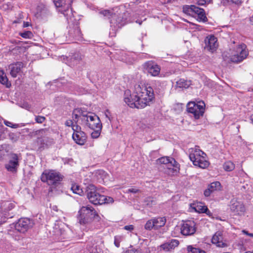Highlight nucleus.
Segmentation results:
<instances>
[{
    "label": "nucleus",
    "mask_w": 253,
    "mask_h": 253,
    "mask_svg": "<svg viewBox=\"0 0 253 253\" xmlns=\"http://www.w3.org/2000/svg\"><path fill=\"white\" fill-rule=\"evenodd\" d=\"M250 22L251 23L252 25H253V16H252L250 19Z\"/></svg>",
    "instance_id": "obj_56"
},
{
    "label": "nucleus",
    "mask_w": 253,
    "mask_h": 253,
    "mask_svg": "<svg viewBox=\"0 0 253 253\" xmlns=\"http://www.w3.org/2000/svg\"><path fill=\"white\" fill-rule=\"evenodd\" d=\"M105 115L106 117L110 121L111 120V113L108 110H106V111L105 112Z\"/></svg>",
    "instance_id": "obj_46"
},
{
    "label": "nucleus",
    "mask_w": 253,
    "mask_h": 253,
    "mask_svg": "<svg viewBox=\"0 0 253 253\" xmlns=\"http://www.w3.org/2000/svg\"><path fill=\"white\" fill-rule=\"evenodd\" d=\"M87 114V113L80 108L75 109L74 110L72 113L73 120L76 123L80 118L83 123L84 116H86Z\"/></svg>",
    "instance_id": "obj_24"
},
{
    "label": "nucleus",
    "mask_w": 253,
    "mask_h": 253,
    "mask_svg": "<svg viewBox=\"0 0 253 253\" xmlns=\"http://www.w3.org/2000/svg\"><path fill=\"white\" fill-rule=\"evenodd\" d=\"M138 94L135 93V90L133 94H130L129 92L126 91L125 93L124 101L126 104L131 108H136L138 109L139 100Z\"/></svg>",
    "instance_id": "obj_14"
},
{
    "label": "nucleus",
    "mask_w": 253,
    "mask_h": 253,
    "mask_svg": "<svg viewBox=\"0 0 253 253\" xmlns=\"http://www.w3.org/2000/svg\"><path fill=\"white\" fill-rule=\"evenodd\" d=\"M102 129L96 128L93 129L94 131L91 133V137L93 139H96L99 137L100 135L101 131Z\"/></svg>",
    "instance_id": "obj_35"
},
{
    "label": "nucleus",
    "mask_w": 253,
    "mask_h": 253,
    "mask_svg": "<svg viewBox=\"0 0 253 253\" xmlns=\"http://www.w3.org/2000/svg\"><path fill=\"white\" fill-rule=\"evenodd\" d=\"M211 2H207V0H198L197 1V4L199 5H204L205 4H209Z\"/></svg>",
    "instance_id": "obj_43"
},
{
    "label": "nucleus",
    "mask_w": 253,
    "mask_h": 253,
    "mask_svg": "<svg viewBox=\"0 0 253 253\" xmlns=\"http://www.w3.org/2000/svg\"><path fill=\"white\" fill-rule=\"evenodd\" d=\"M230 209L235 214L242 215L245 211L244 205L236 200H232L231 201Z\"/></svg>",
    "instance_id": "obj_20"
},
{
    "label": "nucleus",
    "mask_w": 253,
    "mask_h": 253,
    "mask_svg": "<svg viewBox=\"0 0 253 253\" xmlns=\"http://www.w3.org/2000/svg\"><path fill=\"white\" fill-rule=\"evenodd\" d=\"M222 186L219 181H214L209 185L208 188L204 191V195L206 197H209L211 193L221 190Z\"/></svg>",
    "instance_id": "obj_22"
},
{
    "label": "nucleus",
    "mask_w": 253,
    "mask_h": 253,
    "mask_svg": "<svg viewBox=\"0 0 253 253\" xmlns=\"http://www.w3.org/2000/svg\"><path fill=\"white\" fill-rule=\"evenodd\" d=\"M4 124L6 126L13 128H16L21 126L19 124H14L6 120L4 121Z\"/></svg>",
    "instance_id": "obj_36"
},
{
    "label": "nucleus",
    "mask_w": 253,
    "mask_h": 253,
    "mask_svg": "<svg viewBox=\"0 0 253 253\" xmlns=\"http://www.w3.org/2000/svg\"><path fill=\"white\" fill-rule=\"evenodd\" d=\"M69 6H67V8L68 9L67 10H65V9H61V10H60V12L63 13L65 16H68V13H67V11H69Z\"/></svg>",
    "instance_id": "obj_49"
},
{
    "label": "nucleus",
    "mask_w": 253,
    "mask_h": 253,
    "mask_svg": "<svg viewBox=\"0 0 253 253\" xmlns=\"http://www.w3.org/2000/svg\"><path fill=\"white\" fill-rule=\"evenodd\" d=\"M65 0H54V3L56 7H63L65 4Z\"/></svg>",
    "instance_id": "obj_38"
},
{
    "label": "nucleus",
    "mask_w": 253,
    "mask_h": 253,
    "mask_svg": "<svg viewBox=\"0 0 253 253\" xmlns=\"http://www.w3.org/2000/svg\"><path fill=\"white\" fill-rule=\"evenodd\" d=\"M72 128L73 130V133H77L78 132L82 131L81 126L77 125H74Z\"/></svg>",
    "instance_id": "obj_41"
},
{
    "label": "nucleus",
    "mask_w": 253,
    "mask_h": 253,
    "mask_svg": "<svg viewBox=\"0 0 253 253\" xmlns=\"http://www.w3.org/2000/svg\"><path fill=\"white\" fill-rule=\"evenodd\" d=\"M245 253H252V251H248L245 252Z\"/></svg>",
    "instance_id": "obj_61"
},
{
    "label": "nucleus",
    "mask_w": 253,
    "mask_h": 253,
    "mask_svg": "<svg viewBox=\"0 0 253 253\" xmlns=\"http://www.w3.org/2000/svg\"><path fill=\"white\" fill-rule=\"evenodd\" d=\"M9 138L10 139L14 141H16L18 140V138L17 137H15V134L14 133H11L9 134Z\"/></svg>",
    "instance_id": "obj_48"
},
{
    "label": "nucleus",
    "mask_w": 253,
    "mask_h": 253,
    "mask_svg": "<svg viewBox=\"0 0 253 253\" xmlns=\"http://www.w3.org/2000/svg\"><path fill=\"white\" fill-rule=\"evenodd\" d=\"M30 25L29 23L28 22H24L23 23V27H27Z\"/></svg>",
    "instance_id": "obj_53"
},
{
    "label": "nucleus",
    "mask_w": 253,
    "mask_h": 253,
    "mask_svg": "<svg viewBox=\"0 0 253 253\" xmlns=\"http://www.w3.org/2000/svg\"><path fill=\"white\" fill-rule=\"evenodd\" d=\"M123 253H139L136 250L133 249L128 250L124 252Z\"/></svg>",
    "instance_id": "obj_50"
},
{
    "label": "nucleus",
    "mask_w": 253,
    "mask_h": 253,
    "mask_svg": "<svg viewBox=\"0 0 253 253\" xmlns=\"http://www.w3.org/2000/svg\"><path fill=\"white\" fill-rule=\"evenodd\" d=\"M158 163L165 164L167 166L168 169L167 172L169 174H174L177 172V169L174 168H171L169 166H172L175 169L178 168V164L172 158L168 157H163L157 160Z\"/></svg>",
    "instance_id": "obj_12"
},
{
    "label": "nucleus",
    "mask_w": 253,
    "mask_h": 253,
    "mask_svg": "<svg viewBox=\"0 0 253 253\" xmlns=\"http://www.w3.org/2000/svg\"><path fill=\"white\" fill-rule=\"evenodd\" d=\"M25 108H26V109L29 110V109H30V106H29V105L26 104V106H25Z\"/></svg>",
    "instance_id": "obj_57"
},
{
    "label": "nucleus",
    "mask_w": 253,
    "mask_h": 253,
    "mask_svg": "<svg viewBox=\"0 0 253 253\" xmlns=\"http://www.w3.org/2000/svg\"><path fill=\"white\" fill-rule=\"evenodd\" d=\"M104 171H102V170H100V171H99V173L100 174H101V173H104Z\"/></svg>",
    "instance_id": "obj_60"
},
{
    "label": "nucleus",
    "mask_w": 253,
    "mask_h": 253,
    "mask_svg": "<svg viewBox=\"0 0 253 253\" xmlns=\"http://www.w3.org/2000/svg\"><path fill=\"white\" fill-rule=\"evenodd\" d=\"M71 190L74 193L78 194L79 195H82L84 194V192L82 189L79 185L77 184H73L71 187Z\"/></svg>",
    "instance_id": "obj_33"
},
{
    "label": "nucleus",
    "mask_w": 253,
    "mask_h": 253,
    "mask_svg": "<svg viewBox=\"0 0 253 253\" xmlns=\"http://www.w3.org/2000/svg\"><path fill=\"white\" fill-rule=\"evenodd\" d=\"M33 225L32 221L27 218H23L18 220L15 225L16 230L21 233L26 232Z\"/></svg>",
    "instance_id": "obj_15"
},
{
    "label": "nucleus",
    "mask_w": 253,
    "mask_h": 253,
    "mask_svg": "<svg viewBox=\"0 0 253 253\" xmlns=\"http://www.w3.org/2000/svg\"><path fill=\"white\" fill-rule=\"evenodd\" d=\"M194 209L196 212L201 213H207L210 212L207 206L203 205L201 203L195 205Z\"/></svg>",
    "instance_id": "obj_28"
},
{
    "label": "nucleus",
    "mask_w": 253,
    "mask_h": 253,
    "mask_svg": "<svg viewBox=\"0 0 253 253\" xmlns=\"http://www.w3.org/2000/svg\"><path fill=\"white\" fill-rule=\"evenodd\" d=\"M70 33L71 35H73V36L75 37V39L77 40H80L82 37L81 29L78 26H76L75 27L73 33L72 31H70Z\"/></svg>",
    "instance_id": "obj_31"
},
{
    "label": "nucleus",
    "mask_w": 253,
    "mask_h": 253,
    "mask_svg": "<svg viewBox=\"0 0 253 253\" xmlns=\"http://www.w3.org/2000/svg\"><path fill=\"white\" fill-rule=\"evenodd\" d=\"M25 129V130H26V131H27V130H28V128H26V129Z\"/></svg>",
    "instance_id": "obj_64"
},
{
    "label": "nucleus",
    "mask_w": 253,
    "mask_h": 253,
    "mask_svg": "<svg viewBox=\"0 0 253 253\" xmlns=\"http://www.w3.org/2000/svg\"><path fill=\"white\" fill-rule=\"evenodd\" d=\"M20 35L25 39L31 38L32 36V33L30 31H26L23 33H20Z\"/></svg>",
    "instance_id": "obj_39"
},
{
    "label": "nucleus",
    "mask_w": 253,
    "mask_h": 253,
    "mask_svg": "<svg viewBox=\"0 0 253 253\" xmlns=\"http://www.w3.org/2000/svg\"><path fill=\"white\" fill-rule=\"evenodd\" d=\"M65 125L67 126H72L74 125V123L72 120H68L65 122Z\"/></svg>",
    "instance_id": "obj_45"
},
{
    "label": "nucleus",
    "mask_w": 253,
    "mask_h": 253,
    "mask_svg": "<svg viewBox=\"0 0 253 253\" xmlns=\"http://www.w3.org/2000/svg\"><path fill=\"white\" fill-rule=\"evenodd\" d=\"M124 229L126 230L131 231L134 229L132 225H126L124 227Z\"/></svg>",
    "instance_id": "obj_47"
},
{
    "label": "nucleus",
    "mask_w": 253,
    "mask_h": 253,
    "mask_svg": "<svg viewBox=\"0 0 253 253\" xmlns=\"http://www.w3.org/2000/svg\"><path fill=\"white\" fill-rule=\"evenodd\" d=\"M83 55L80 53H75L73 54L71 58V61L73 62L72 65H75V64L79 63L83 60Z\"/></svg>",
    "instance_id": "obj_30"
},
{
    "label": "nucleus",
    "mask_w": 253,
    "mask_h": 253,
    "mask_svg": "<svg viewBox=\"0 0 253 253\" xmlns=\"http://www.w3.org/2000/svg\"><path fill=\"white\" fill-rule=\"evenodd\" d=\"M196 230V223L193 220H187L183 222L180 227V232L184 236L193 235Z\"/></svg>",
    "instance_id": "obj_13"
},
{
    "label": "nucleus",
    "mask_w": 253,
    "mask_h": 253,
    "mask_svg": "<svg viewBox=\"0 0 253 253\" xmlns=\"http://www.w3.org/2000/svg\"><path fill=\"white\" fill-rule=\"evenodd\" d=\"M0 83L7 88L10 87L11 85V83L8 81L6 74L3 70H0Z\"/></svg>",
    "instance_id": "obj_27"
},
{
    "label": "nucleus",
    "mask_w": 253,
    "mask_h": 253,
    "mask_svg": "<svg viewBox=\"0 0 253 253\" xmlns=\"http://www.w3.org/2000/svg\"><path fill=\"white\" fill-rule=\"evenodd\" d=\"M139 192V190L135 188H131L130 189H128L126 192L127 193H136L137 192Z\"/></svg>",
    "instance_id": "obj_42"
},
{
    "label": "nucleus",
    "mask_w": 253,
    "mask_h": 253,
    "mask_svg": "<svg viewBox=\"0 0 253 253\" xmlns=\"http://www.w3.org/2000/svg\"><path fill=\"white\" fill-rule=\"evenodd\" d=\"M191 84L190 81H187L183 79H180L176 82V85L179 88H188Z\"/></svg>",
    "instance_id": "obj_29"
},
{
    "label": "nucleus",
    "mask_w": 253,
    "mask_h": 253,
    "mask_svg": "<svg viewBox=\"0 0 253 253\" xmlns=\"http://www.w3.org/2000/svg\"><path fill=\"white\" fill-rule=\"evenodd\" d=\"M4 129L5 128L0 123V130L2 131L4 130Z\"/></svg>",
    "instance_id": "obj_54"
},
{
    "label": "nucleus",
    "mask_w": 253,
    "mask_h": 253,
    "mask_svg": "<svg viewBox=\"0 0 253 253\" xmlns=\"http://www.w3.org/2000/svg\"><path fill=\"white\" fill-rule=\"evenodd\" d=\"M23 67L24 64L22 62H16L10 64L8 66V70L11 76L15 78L21 74Z\"/></svg>",
    "instance_id": "obj_17"
},
{
    "label": "nucleus",
    "mask_w": 253,
    "mask_h": 253,
    "mask_svg": "<svg viewBox=\"0 0 253 253\" xmlns=\"http://www.w3.org/2000/svg\"><path fill=\"white\" fill-rule=\"evenodd\" d=\"M221 2L223 5H227L231 3V0H221Z\"/></svg>",
    "instance_id": "obj_51"
},
{
    "label": "nucleus",
    "mask_w": 253,
    "mask_h": 253,
    "mask_svg": "<svg viewBox=\"0 0 253 253\" xmlns=\"http://www.w3.org/2000/svg\"><path fill=\"white\" fill-rule=\"evenodd\" d=\"M144 202L145 205L149 207H152L153 205H155L156 204V201L155 199L151 197L146 198Z\"/></svg>",
    "instance_id": "obj_32"
},
{
    "label": "nucleus",
    "mask_w": 253,
    "mask_h": 253,
    "mask_svg": "<svg viewBox=\"0 0 253 253\" xmlns=\"http://www.w3.org/2000/svg\"><path fill=\"white\" fill-rule=\"evenodd\" d=\"M212 0H207V2H211Z\"/></svg>",
    "instance_id": "obj_62"
},
{
    "label": "nucleus",
    "mask_w": 253,
    "mask_h": 253,
    "mask_svg": "<svg viewBox=\"0 0 253 253\" xmlns=\"http://www.w3.org/2000/svg\"><path fill=\"white\" fill-rule=\"evenodd\" d=\"M72 138L77 144L83 145L86 142L87 136L84 132L82 131L77 133H73Z\"/></svg>",
    "instance_id": "obj_23"
},
{
    "label": "nucleus",
    "mask_w": 253,
    "mask_h": 253,
    "mask_svg": "<svg viewBox=\"0 0 253 253\" xmlns=\"http://www.w3.org/2000/svg\"><path fill=\"white\" fill-rule=\"evenodd\" d=\"M251 120L252 122L253 123V114L251 116Z\"/></svg>",
    "instance_id": "obj_58"
},
{
    "label": "nucleus",
    "mask_w": 253,
    "mask_h": 253,
    "mask_svg": "<svg viewBox=\"0 0 253 253\" xmlns=\"http://www.w3.org/2000/svg\"><path fill=\"white\" fill-rule=\"evenodd\" d=\"M45 120V118L44 116H36L35 117V121L37 123L42 124Z\"/></svg>",
    "instance_id": "obj_40"
},
{
    "label": "nucleus",
    "mask_w": 253,
    "mask_h": 253,
    "mask_svg": "<svg viewBox=\"0 0 253 253\" xmlns=\"http://www.w3.org/2000/svg\"><path fill=\"white\" fill-rule=\"evenodd\" d=\"M16 204L12 201H1L0 203V224L4 223L8 218L14 215V209Z\"/></svg>",
    "instance_id": "obj_5"
},
{
    "label": "nucleus",
    "mask_w": 253,
    "mask_h": 253,
    "mask_svg": "<svg viewBox=\"0 0 253 253\" xmlns=\"http://www.w3.org/2000/svg\"><path fill=\"white\" fill-rule=\"evenodd\" d=\"M205 106V104L203 101H200L198 103L190 102L187 105V110L196 119H198L203 115Z\"/></svg>",
    "instance_id": "obj_7"
},
{
    "label": "nucleus",
    "mask_w": 253,
    "mask_h": 253,
    "mask_svg": "<svg viewBox=\"0 0 253 253\" xmlns=\"http://www.w3.org/2000/svg\"><path fill=\"white\" fill-rule=\"evenodd\" d=\"M189 157L193 165L202 169H206L209 165V163L206 160V154L195 146L188 150Z\"/></svg>",
    "instance_id": "obj_3"
},
{
    "label": "nucleus",
    "mask_w": 253,
    "mask_h": 253,
    "mask_svg": "<svg viewBox=\"0 0 253 253\" xmlns=\"http://www.w3.org/2000/svg\"><path fill=\"white\" fill-rule=\"evenodd\" d=\"M141 22H142V21L141 22H139L138 23L140 25L141 24Z\"/></svg>",
    "instance_id": "obj_63"
},
{
    "label": "nucleus",
    "mask_w": 253,
    "mask_h": 253,
    "mask_svg": "<svg viewBox=\"0 0 253 253\" xmlns=\"http://www.w3.org/2000/svg\"><path fill=\"white\" fill-rule=\"evenodd\" d=\"M248 55V52L246 50V46L244 44H240L236 49L232 52L230 56V60L234 63H238L245 59Z\"/></svg>",
    "instance_id": "obj_9"
},
{
    "label": "nucleus",
    "mask_w": 253,
    "mask_h": 253,
    "mask_svg": "<svg viewBox=\"0 0 253 253\" xmlns=\"http://www.w3.org/2000/svg\"><path fill=\"white\" fill-rule=\"evenodd\" d=\"M46 131L47 130L46 129H41L36 131L35 132V135H36L41 137L43 136V138L39 137L37 141L38 143H41V144L42 145V147H43L44 144H45L44 141L47 138L44 137V136L46 135Z\"/></svg>",
    "instance_id": "obj_26"
},
{
    "label": "nucleus",
    "mask_w": 253,
    "mask_h": 253,
    "mask_svg": "<svg viewBox=\"0 0 253 253\" xmlns=\"http://www.w3.org/2000/svg\"><path fill=\"white\" fill-rule=\"evenodd\" d=\"M217 39L213 35L207 37L205 40V48L209 51L213 52L218 47Z\"/></svg>",
    "instance_id": "obj_18"
},
{
    "label": "nucleus",
    "mask_w": 253,
    "mask_h": 253,
    "mask_svg": "<svg viewBox=\"0 0 253 253\" xmlns=\"http://www.w3.org/2000/svg\"><path fill=\"white\" fill-rule=\"evenodd\" d=\"M63 179V176L54 170H45L41 175V180L49 185H56Z\"/></svg>",
    "instance_id": "obj_6"
},
{
    "label": "nucleus",
    "mask_w": 253,
    "mask_h": 253,
    "mask_svg": "<svg viewBox=\"0 0 253 253\" xmlns=\"http://www.w3.org/2000/svg\"><path fill=\"white\" fill-rule=\"evenodd\" d=\"M223 168L226 171H230L234 169L235 165L232 162L228 161L224 163Z\"/></svg>",
    "instance_id": "obj_34"
},
{
    "label": "nucleus",
    "mask_w": 253,
    "mask_h": 253,
    "mask_svg": "<svg viewBox=\"0 0 253 253\" xmlns=\"http://www.w3.org/2000/svg\"><path fill=\"white\" fill-rule=\"evenodd\" d=\"M85 192L89 202L94 205L110 204L114 202V200L112 197H106L98 193L96 187L93 184H89L86 186Z\"/></svg>",
    "instance_id": "obj_2"
},
{
    "label": "nucleus",
    "mask_w": 253,
    "mask_h": 253,
    "mask_svg": "<svg viewBox=\"0 0 253 253\" xmlns=\"http://www.w3.org/2000/svg\"><path fill=\"white\" fill-rule=\"evenodd\" d=\"M249 236L253 237V233H250V234H249Z\"/></svg>",
    "instance_id": "obj_59"
},
{
    "label": "nucleus",
    "mask_w": 253,
    "mask_h": 253,
    "mask_svg": "<svg viewBox=\"0 0 253 253\" xmlns=\"http://www.w3.org/2000/svg\"><path fill=\"white\" fill-rule=\"evenodd\" d=\"M123 240V237L122 236H116L114 238V244L116 247L119 248L120 247V243Z\"/></svg>",
    "instance_id": "obj_37"
},
{
    "label": "nucleus",
    "mask_w": 253,
    "mask_h": 253,
    "mask_svg": "<svg viewBox=\"0 0 253 253\" xmlns=\"http://www.w3.org/2000/svg\"><path fill=\"white\" fill-rule=\"evenodd\" d=\"M179 245V241L175 239H172L161 246V248L165 251L168 252L172 250Z\"/></svg>",
    "instance_id": "obj_25"
},
{
    "label": "nucleus",
    "mask_w": 253,
    "mask_h": 253,
    "mask_svg": "<svg viewBox=\"0 0 253 253\" xmlns=\"http://www.w3.org/2000/svg\"><path fill=\"white\" fill-rule=\"evenodd\" d=\"M211 243L217 247L223 248L227 246L225 241L224 240L222 233L217 231L213 235Z\"/></svg>",
    "instance_id": "obj_21"
},
{
    "label": "nucleus",
    "mask_w": 253,
    "mask_h": 253,
    "mask_svg": "<svg viewBox=\"0 0 253 253\" xmlns=\"http://www.w3.org/2000/svg\"><path fill=\"white\" fill-rule=\"evenodd\" d=\"M100 14L104 16H109L111 15V12L109 10H104L100 12Z\"/></svg>",
    "instance_id": "obj_44"
},
{
    "label": "nucleus",
    "mask_w": 253,
    "mask_h": 253,
    "mask_svg": "<svg viewBox=\"0 0 253 253\" xmlns=\"http://www.w3.org/2000/svg\"><path fill=\"white\" fill-rule=\"evenodd\" d=\"M135 90L140 100L138 109H142L147 105H150L154 98L152 87L150 86H146L137 84L135 86Z\"/></svg>",
    "instance_id": "obj_1"
},
{
    "label": "nucleus",
    "mask_w": 253,
    "mask_h": 253,
    "mask_svg": "<svg viewBox=\"0 0 253 253\" xmlns=\"http://www.w3.org/2000/svg\"><path fill=\"white\" fill-rule=\"evenodd\" d=\"M183 12L189 15L193 16L194 14L198 15V18L200 21L206 22L207 18L205 15V10L194 5H184L183 7Z\"/></svg>",
    "instance_id": "obj_10"
},
{
    "label": "nucleus",
    "mask_w": 253,
    "mask_h": 253,
    "mask_svg": "<svg viewBox=\"0 0 253 253\" xmlns=\"http://www.w3.org/2000/svg\"><path fill=\"white\" fill-rule=\"evenodd\" d=\"M241 0H231V3H235L236 4L239 5L241 4Z\"/></svg>",
    "instance_id": "obj_52"
},
{
    "label": "nucleus",
    "mask_w": 253,
    "mask_h": 253,
    "mask_svg": "<svg viewBox=\"0 0 253 253\" xmlns=\"http://www.w3.org/2000/svg\"><path fill=\"white\" fill-rule=\"evenodd\" d=\"M167 221L165 216H157L148 220L144 225V228L147 230H158L164 226Z\"/></svg>",
    "instance_id": "obj_11"
},
{
    "label": "nucleus",
    "mask_w": 253,
    "mask_h": 253,
    "mask_svg": "<svg viewBox=\"0 0 253 253\" xmlns=\"http://www.w3.org/2000/svg\"><path fill=\"white\" fill-rule=\"evenodd\" d=\"M83 124L91 129H102V126L99 118L93 113H87L84 116Z\"/></svg>",
    "instance_id": "obj_8"
},
{
    "label": "nucleus",
    "mask_w": 253,
    "mask_h": 253,
    "mask_svg": "<svg viewBox=\"0 0 253 253\" xmlns=\"http://www.w3.org/2000/svg\"><path fill=\"white\" fill-rule=\"evenodd\" d=\"M78 220L81 224L87 225L90 224L93 219L99 220L100 217L94 209L90 206L82 207L79 211Z\"/></svg>",
    "instance_id": "obj_4"
},
{
    "label": "nucleus",
    "mask_w": 253,
    "mask_h": 253,
    "mask_svg": "<svg viewBox=\"0 0 253 253\" xmlns=\"http://www.w3.org/2000/svg\"><path fill=\"white\" fill-rule=\"evenodd\" d=\"M19 166L18 157L15 154L11 155L10 159L8 163L5 165L6 169L12 172H15Z\"/></svg>",
    "instance_id": "obj_19"
},
{
    "label": "nucleus",
    "mask_w": 253,
    "mask_h": 253,
    "mask_svg": "<svg viewBox=\"0 0 253 253\" xmlns=\"http://www.w3.org/2000/svg\"><path fill=\"white\" fill-rule=\"evenodd\" d=\"M242 232H243L244 234H246V235H248V236H249V234H250V233H249L248 231H246L245 230H243L242 231Z\"/></svg>",
    "instance_id": "obj_55"
},
{
    "label": "nucleus",
    "mask_w": 253,
    "mask_h": 253,
    "mask_svg": "<svg viewBox=\"0 0 253 253\" xmlns=\"http://www.w3.org/2000/svg\"><path fill=\"white\" fill-rule=\"evenodd\" d=\"M143 67L152 76H158L161 70L160 66L153 61L146 62L143 65Z\"/></svg>",
    "instance_id": "obj_16"
}]
</instances>
